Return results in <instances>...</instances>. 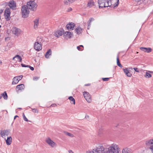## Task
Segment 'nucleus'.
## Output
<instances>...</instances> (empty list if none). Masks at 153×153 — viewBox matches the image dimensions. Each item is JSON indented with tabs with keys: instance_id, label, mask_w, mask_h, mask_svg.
<instances>
[{
	"instance_id": "f257e3e1",
	"label": "nucleus",
	"mask_w": 153,
	"mask_h": 153,
	"mask_svg": "<svg viewBox=\"0 0 153 153\" xmlns=\"http://www.w3.org/2000/svg\"><path fill=\"white\" fill-rule=\"evenodd\" d=\"M98 3L100 8L111 7L112 5L111 0H98Z\"/></svg>"
},
{
	"instance_id": "f03ea898",
	"label": "nucleus",
	"mask_w": 153,
	"mask_h": 153,
	"mask_svg": "<svg viewBox=\"0 0 153 153\" xmlns=\"http://www.w3.org/2000/svg\"><path fill=\"white\" fill-rule=\"evenodd\" d=\"M26 6L28 9L33 11L36 10L37 6L36 3L32 0L27 2Z\"/></svg>"
},
{
	"instance_id": "7ed1b4c3",
	"label": "nucleus",
	"mask_w": 153,
	"mask_h": 153,
	"mask_svg": "<svg viewBox=\"0 0 153 153\" xmlns=\"http://www.w3.org/2000/svg\"><path fill=\"white\" fill-rule=\"evenodd\" d=\"M22 17L23 18H26L28 16L29 11L27 8L26 5L22 6L21 9Z\"/></svg>"
},
{
	"instance_id": "20e7f679",
	"label": "nucleus",
	"mask_w": 153,
	"mask_h": 153,
	"mask_svg": "<svg viewBox=\"0 0 153 153\" xmlns=\"http://www.w3.org/2000/svg\"><path fill=\"white\" fill-rule=\"evenodd\" d=\"M111 146L108 149L109 153H118L119 149L118 146L116 144Z\"/></svg>"
},
{
	"instance_id": "39448f33",
	"label": "nucleus",
	"mask_w": 153,
	"mask_h": 153,
	"mask_svg": "<svg viewBox=\"0 0 153 153\" xmlns=\"http://www.w3.org/2000/svg\"><path fill=\"white\" fill-rule=\"evenodd\" d=\"M102 144H98L96 146L94 151L95 153H102L105 151V149L102 146Z\"/></svg>"
},
{
	"instance_id": "423d86ee",
	"label": "nucleus",
	"mask_w": 153,
	"mask_h": 153,
	"mask_svg": "<svg viewBox=\"0 0 153 153\" xmlns=\"http://www.w3.org/2000/svg\"><path fill=\"white\" fill-rule=\"evenodd\" d=\"M10 9L7 8L4 12V16L7 21H9L10 19Z\"/></svg>"
},
{
	"instance_id": "0eeeda50",
	"label": "nucleus",
	"mask_w": 153,
	"mask_h": 153,
	"mask_svg": "<svg viewBox=\"0 0 153 153\" xmlns=\"http://www.w3.org/2000/svg\"><path fill=\"white\" fill-rule=\"evenodd\" d=\"M84 97L88 102H90L91 101V95L89 93L84 91L83 92Z\"/></svg>"
},
{
	"instance_id": "6e6552de",
	"label": "nucleus",
	"mask_w": 153,
	"mask_h": 153,
	"mask_svg": "<svg viewBox=\"0 0 153 153\" xmlns=\"http://www.w3.org/2000/svg\"><path fill=\"white\" fill-rule=\"evenodd\" d=\"M34 48L36 51H38L41 50L42 46L41 43L35 42L34 44Z\"/></svg>"
},
{
	"instance_id": "1a4fd4ad",
	"label": "nucleus",
	"mask_w": 153,
	"mask_h": 153,
	"mask_svg": "<svg viewBox=\"0 0 153 153\" xmlns=\"http://www.w3.org/2000/svg\"><path fill=\"white\" fill-rule=\"evenodd\" d=\"M10 130H0V135L3 138H5L6 136H8L10 133Z\"/></svg>"
},
{
	"instance_id": "9d476101",
	"label": "nucleus",
	"mask_w": 153,
	"mask_h": 153,
	"mask_svg": "<svg viewBox=\"0 0 153 153\" xmlns=\"http://www.w3.org/2000/svg\"><path fill=\"white\" fill-rule=\"evenodd\" d=\"M8 6L10 9L13 10H14L16 9V3L13 0H11L9 2Z\"/></svg>"
},
{
	"instance_id": "9b49d317",
	"label": "nucleus",
	"mask_w": 153,
	"mask_h": 153,
	"mask_svg": "<svg viewBox=\"0 0 153 153\" xmlns=\"http://www.w3.org/2000/svg\"><path fill=\"white\" fill-rule=\"evenodd\" d=\"M63 29L59 30L54 32V35L55 36L59 38L63 34Z\"/></svg>"
},
{
	"instance_id": "f8f14e48",
	"label": "nucleus",
	"mask_w": 153,
	"mask_h": 153,
	"mask_svg": "<svg viewBox=\"0 0 153 153\" xmlns=\"http://www.w3.org/2000/svg\"><path fill=\"white\" fill-rule=\"evenodd\" d=\"M12 31L13 34L17 36H18L20 33V29L16 27L13 28Z\"/></svg>"
},
{
	"instance_id": "ddd939ff",
	"label": "nucleus",
	"mask_w": 153,
	"mask_h": 153,
	"mask_svg": "<svg viewBox=\"0 0 153 153\" xmlns=\"http://www.w3.org/2000/svg\"><path fill=\"white\" fill-rule=\"evenodd\" d=\"M131 68L132 69V68H128L126 69H123V71L124 72L125 74L128 77H130L132 76V74L131 73H130L129 72V69Z\"/></svg>"
},
{
	"instance_id": "4468645a",
	"label": "nucleus",
	"mask_w": 153,
	"mask_h": 153,
	"mask_svg": "<svg viewBox=\"0 0 153 153\" xmlns=\"http://www.w3.org/2000/svg\"><path fill=\"white\" fill-rule=\"evenodd\" d=\"M75 26V24L73 22H70L66 25L67 28L68 30H72Z\"/></svg>"
},
{
	"instance_id": "2eb2a0df",
	"label": "nucleus",
	"mask_w": 153,
	"mask_h": 153,
	"mask_svg": "<svg viewBox=\"0 0 153 153\" xmlns=\"http://www.w3.org/2000/svg\"><path fill=\"white\" fill-rule=\"evenodd\" d=\"M25 88V85L24 84H21L17 85L16 86V91H22Z\"/></svg>"
},
{
	"instance_id": "dca6fc26",
	"label": "nucleus",
	"mask_w": 153,
	"mask_h": 153,
	"mask_svg": "<svg viewBox=\"0 0 153 153\" xmlns=\"http://www.w3.org/2000/svg\"><path fill=\"white\" fill-rule=\"evenodd\" d=\"M140 49L141 51L148 53L151 52L152 51V49L149 48H146L144 47H140Z\"/></svg>"
},
{
	"instance_id": "f3484780",
	"label": "nucleus",
	"mask_w": 153,
	"mask_h": 153,
	"mask_svg": "<svg viewBox=\"0 0 153 153\" xmlns=\"http://www.w3.org/2000/svg\"><path fill=\"white\" fill-rule=\"evenodd\" d=\"M95 5V3L93 0H89L88 1L87 7H88L91 8Z\"/></svg>"
},
{
	"instance_id": "a211bd4d",
	"label": "nucleus",
	"mask_w": 153,
	"mask_h": 153,
	"mask_svg": "<svg viewBox=\"0 0 153 153\" xmlns=\"http://www.w3.org/2000/svg\"><path fill=\"white\" fill-rule=\"evenodd\" d=\"M63 35L65 37L68 38H70L73 36L72 33H71L70 32L68 31L66 32L65 33H64Z\"/></svg>"
},
{
	"instance_id": "6ab92c4d",
	"label": "nucleus",
	"mask_w": 153,
	"mask_h": 153,
	"mask_svg": "<svg viewBox=\"0 0 153 153\" xmlns=\"http://www.w3.org/2000/svg\"><path fill=\"white\" fill-rule=\"evenodd\" d=\"M75 31L77 34H80L82 32V29L81 27H78L75 29Z\"/></svg>"
},
{
	"instance_id": "aec40b11",
	"label": "nucleus",
	"mask_w": 153,
	"mask_h": 153,
	"mask_svg": "<svg viewBox=\"0 0 153 153\" xmlns=\"http://www.w3.org/2000/svg\"><path fill=\"white\" fill-rule=\"evenodd\" d=\"M17 77L15 76L13 79V81L12 82V85H15L17 84L19 81L17 78Z\"/></svg>"
},
{
	"instance_id": "412c9836",
	"label": "nucleus",
	"mask_w": 153,
	"mask_h": 153,
	"mask_svg": "<svg viewBox=\"0 0 153 153\" xmlns=\"http://www.w3.org/2000/svg\"><path fill=\"white\" fill-rule=\"evenodd\" d=\"M39 20L38 19H35L34 22V27L35 29L37 28L38 26L39 25Z\"/></svg>"
},
{
	"instance_id": "4be33fe9",
	"label": "nucleus",
	"mask_w": 153,
	"mask_h": 153,
	"mask_svg": "<svg viewBox=\"0 0 153 153\" xmlns=\"http://www.w3.org/2000/svg\"><path fill=\"white\" fill-rule=\"evenodd\" d=\"M51 49H49L46 53L45 56L46 58H48L49 56L51 54Z\"/></svg>"
},
{
	"instance_id": "5701e85b",
	"label": "nucleus",
	"mask_w": 153,
	"mask_h": 153,
	"mask_svg": "<svg viewBox=\"0 0 153 153\" xmlns=\"http://www.w3.org/2000/svg\"><path fill=\"white\" fill-rule=\"evenodd\" d=\"M103 135V130L102 128H100L99 129L98 133V136L101 137Z\"/></svg>"
},
{
	"instance_id": "b1692460",
	"label": "nucleus",
	"mask_w": 153,
	"mask_h": 153,
	"mask_svg": "<svg viewBox=\"0 0 153 153\" xmlns=\"http://www.w3.org/2000/svg\"><path fill=\"white\" fill-rule=\"evenodd\" d=\"M94 20V19L93 18H90L88 22V29H89V28L91 26V23L92 22V21H93Z\"/></svg>"
},
{
	"instance_id": "393cba45",
	"label": "nucleus",
	"mask_w": 153,
	"mask_h": 153,
	"mask_svg": "<svg viewBox=\"0 0 153 153\" xmlns=\"http://www.w3.org/2000/svg\"><path fill=\"white\" fill-rule=\"evenodd\" d=\"M73 2V0H64V3L65 5L69 4Z\"/></svg>"
},
{
	"instance_id": "a878e982",
	"label": "nucleus",
	"mask_w": 153,
	"mask_h": 153,
	"mask_svg": "<svg viewBox=\"0 0 153 153\" xmlns=\"http://www.w3.org/2000/svg\"><path fill=\"white\" fill-rule=\"evenodd\" d=\"M37 42H38V43H41V42L43 41V38L41 36L38 37L36 39Z\"/></svg>"
},
{
	"instance_id": "bb28decb",
	"label": "nucleus",
	"mask_w": 153,
	"mask_h": 153,
	"mask_svg": "<svg viewBox=\"0 0 153 153\" xmlns=\"http://www.w3.org/2000/svg\"><path fill=\"white\" fill-rule=\"evenodd\" d=\"M68 99L71 101V104H75V99L72 96H70L69 97Z\"/></svg>"
},
{
	"instance_id": "cd10ccee",
	"label": "nucleus",
	"mask_w": 153,
	"mask_h": 153,
	"mask_svg": "<svg viewBox=\"0 0 153 153\" xmlns=\"http://www.w3.org/2000/svg\"><path fill=\"white\" fill-rule=\"evenodd\" d=\"M64 133L65 135L71 137H74V135L71 133H69L66 131H64Z\"/></svg>"
},
{
	"instance_id": "c85d7f7f",
	"label": "nucleus",
	"mask_w": 153,
	"mask_h": 153,
	"mask_svg": "<svg viewBox=\"0 0 153 153\" xmlns=\"http://www.w3.org/2000/svg\"><path fill=\"white\" fill-rule=\"evenodd\" d=\"M117 64L118 66H119L120 67L122 68L123 67L122 65L120 64L119 59V56L118 55L117 56Z\"/></svg>"
},
{
	"instance_id": "c756f323",
	"label": "nucleus",
	"mask_w": 153,
	"mask_h": 153,
	"mask_svg": "<svg viewBox=\"0 0 153 153\" xmlns=\"http://www.w3.org/2000/svg\"><path fill=\"white\" fill-rule=\"evenodd\" d=\"M2 96L5 100H7L8 98V96L6 91H4L2 94H1Z\"/></svg>"
},
{
	"instance_id": "7c9ffc66",
	"label": "nucleus",
	"mask_w": 153,
	"mask_h": 153,
	"mask_svg": "<svg viewBox=\"0 0 153 153\" xmlns=\"http://www.w3.org/2000/svg\"><path fill=\"white\" fill-rule=\"evenodd\" d=\"M46 141L47 143H55L50 138H47Z\"/></svg>"
},
{
	"instance_id": "2f4dec72",
	"label": "nucleus",
	"mask_w": 153,
	"mask_h": 153,
	"mask_svg": "<svg viewBox=\"0 0 153 153\" xmlns=\"http://www.w3.org/2000/svg\"><path fill=\"white\" fill-rule=\"evenodd\" d=\"M6 143H10L12 141V138L11 137H8L7 140H6Z\"/></svg>"
},
{
	"instance_id": "473e14b6",
	"label": "nucleus",
	"mask_w": 153,
	"mask_h": 153,
	"mask_svg": "<svg viewBox=\"0 0 153 153\" xmlns=\"http://www.w3.org/2000/svg\"><path fill=\"white\" fill-rule=\"evenodd\" d=\"M123 153H130L128 149L125 148L123 149L122 150Z\"/></svg>"
},
{
	"instance_id": "72a5a7b5",
	"label": "nucleus",
	"mask_w": 153,
	"mask_h": 153,
	"mask_svg": "<svg viewBox=\"0 0 153 153\" xmlns=\"http://www.w3.org/2000/svg\"><path fill=\"white\" fill-rule=\"evenodd\" d=\"M16 58L17 60L20 62H21L22 60V57L20 56L19 55H16Z\"/></svg>"
},
{
	"instance_id": "f704fd0d",
	"label": "nucleus",
	"mask_w": 153,
	"mask_h": 153,
	"mask_svg": "<svg viewBox=\"0 0 153 153\" xmlns=\"http://www.w3.org/2000/svg\"><path fill=\"white\" fill-rule=\"evenodd\" d=\"M144 76L147 78H149L152 76V75L150 73L146 72V74L144 75Z\"/></svg>"
},
{
	"instance_id": "c9c22d12",
	"label": "nucleus",
	"mask_w": 153,
	"mask_h": 153,
	"mask_svg": "<svg viewBox=\"0 0 153 153\" xmlns=\"http://www.w3.org/2000/svg\"><path fill=\"white\" fill-rule=\"evenodd\" d=\"M119 4V0H117V2L116 3H115L114 5L113 6L111 5V7H113V8L117 7L118 6V4Z\"/></svg>"
},
{
	"instance_id": "e433bc0d",
	"label": "nucleus",
	"mask_w": 153,
	"mask_h": 153,
	"mask_svg": "<svg viewBox=\"0 0 153 153\" xmlns=\"http://www.w3.org/2000/svg\"><path fill=\"white\" fill-rule=\"evenodd\" d=\"M145 143H153V139H151L146 141Z\"/></svg>"
},
{
	"instance_id": "4c0bfd02",
	"label": "nucleus",
	"mask_w": 153,
	"mask_h": 153,
	"mask_svg": "<svg viewBox=\"0 0 153 153\" xmlns=\"http://www.w3.org/2000/svg\"><path fill=\"white\" fill-rule=\"evenodd\" d=\"M22 116H23V119L25 121H27V122L28 121V120L25 117L24 113H23V114H22Z\"/></svg>"
},
{
	"instance_id": "58836bf2",
	"label": "nucleus",
	"mask_w": 153,
	"mask_h": 153,
	"mask_svg": "<svg viewBox=\"0 0 153 153\" xmlns=\"http://www.w3.org/2000/svg\"><path fill=\"white\" fill-rule=\"evenodd\" d=\"M32 111L34 113H38L39 111L36 108H32Z\"/></svg>"
},
{
	"instance_id": "ea45409f",
	"label": "nucleus",
	"mask_w": 153,
	"mask_h": 153,
	"mask_svg": "<svg viewBox=\"0 0 153 153\" xmlns=\"http://www.w3.org/2000/svg\"><path fill=\"white\" fill-rule=\"evenodd\" d=\"M17 77V78L18 79V81H19V80H21L23 77V76L20 75L19 76H16Z\"/></svg>"
},
{
	"instance_id": "a19ab883",
	"label": "nucleus",
	"mask_w": 153,
	"mask_h": 153,
	"mask_svg": "<svg viewBox=\"0 0 153 153\" xmlns=\"http://www.w3.org/2000/svg\"><path fill=\"white\" fill-rule=\"evenodd\" d=\"M49 145L51 146V147L52 148L56 147V144H49Z\"/></svg>"
},
{
	"instance_id": "79ce46f5",
	"label": "nucleus",
	"mask_w": 153,
	"mask_h": 153,
	"mask_svg": "<svg viewBox=\"0 0 153 153\" xmlns=\"http://www.w3.org/2000/svg\"><path fill=\"white\" fill-rule=\"evenodd\" d=\"M109 79L108 78H102V79L103 81H108Z\"/></svg>"
},
{
	"instance_id": "37998d69",
	"label": "nucleus",
	"mask_w": 153,
	"mask_h": 153,
	"mask_svg": "<svg viewBox=\"0 0 153 153\" xmlns=\"http://www.w3.org/2000/svg\"><path fill=\"white\" fill-rule=\"evenodd\" d=\"M77 48L78 50L80 51H82L83 50V48H81L79 46H77Z\"/></svg>"
},
{
	"instance_id": "c03bdc74",
	"label": "nucleus",
	"mask_w": 153,
	"mask_h": 153,
	"mask_svg": "<svg viewBox=\"0 0 153 153\" xmlns=\"http://www.w3.org/2000/svg\"><path fill=\"white\" fill-rule=\"evenodd\" d=\"M21 65L22 67H29L28 65H26L22 63L21 64Z\"/></svg>"
},
{
	"instance_id": "a18cd8bd",
	"label": "nucleus",
	"mask_w": 153,
	"mask_h": 153,
	"mask_svg": "<svg viewBox=\"0 0 153 153\" xmlns=\"http://www.w3.org/2000/svg\"><path fill=\"white\" fill-rule=\"evenodd\" d=\"M39 77L36 76H35L33 77V80H37L39 79Z\"/></svg>"
},
{
	"instance_id": "49530a36",
	"label": "nucleus",
	"mask_w": 153,
	"mask_h": 153,
	"mask_svg": "<svg viewBox=\"0 0 153 153\" xmlns=\"http://www.w3.org/2000/svg\"><path fill=\"white\" fill-rule=\"evenodd\" d=\"M28 67L30 68V69L32 71H33L34 70V68L33 67L30 66V65H28Z\"/></svg>"
},
{
	"instance_id": "de8ad7c7",
	"label": "nucleus",
	"mask_w": 153,
	"mask_h": 153,
	"mask_svg": "<svg viewBox=\"0 0 153 153\" xmlns=\"http://www.w3.org/2000/svg\"><path fill=\"white\" fill-rule=\"evenodd\" d=\"M134 70H135V71L137 72H139V71L138 70V69L137 68H134Z\"/></svg>"
},
{
	"instance_id": "09e8293b",
	"label": "nucleus",
	"mask_w": 153,
	"mask_h": 153,
	"mask_svg": "<svg viewBox=\"0 0 153 153\" xmlns=\"http://www.w3.org/2000/svg\"><path fill=\"white\" fill-rule=\"evenodd\" d=\"M150 149L151 150L152 153H153V146H150Z\"/></svg>"
},
{
	"instance_id": "8fccbe9b",
	"label": "nucleus",
	"mask_w": 153,
	"mask_h": 153,
	"mask_svg": "<svg viewBox=\"0 0 153 153\" xmlns=\"http://www.w3.org/2000/svg\"><path fill=\"white\" fill-rule=\"evenodd\" d=\"M86 153H94V151H91L90 152H86Z\"/></svg>"
},
{
	"instance_id": "3c124183",
	"label": "nucleus",
	"mask_w": 153,
	"mask_h": 153,
	"mask_svg": "<svg viewBox=\"0 0 153 153\" xmlns=\"http://www.w3.org/2000/svg\"><path fill=\"white\" fill-rule=\"evenodd\" d=\"M68 11H70L72 10V8L70 7L68 9Z\"/></svg>"
},
{
	"instance_id": "603ef678",
	"label": "nucleus",
	"mask_w": 153,
	"mask_h": 153,
	"mask_svg": "<svg viewBox=\"0 0 153 153\" xmlns=\"http://www.w3.org/2000/svg\"><path fill=\"white\" fill-rule=\"evenodd\" d=\"M68 152L69 153H74L71 150H69Z\"/></svg>"
},
{
	"instance_id": "864d4df0",
	"label": "nucleus",
	"mask_w": 153,
	"mask_h": 153,
	"mask_svg": "<svg viewBox=\"0 0 153 153\" xmlns=\"http://www.w3.org/2000/svg\"><path fill=\"white\" fill-rule=\"evenodd\" d=\"M3 12V10H0V14H1Z\"/></svg>"
},
{
	"instance_id": "5fc2aeb1",
	"label": "nucleus",
	"mask_w": 153,
	"mask_h": 153,
	"mask_svg": "<svg viewBox=\"0 0 153 153\" xmlns=\"http://www.w3.org/2000/svg\"><path fill=\"white\" fill-rule=\"evenodd\" d=\"M19 117L17 115H16V116H15V117H14V119L15 120L16 119V117Z\"/></svg>"
},
{
	"instance_id": "6e6d98bb",
	"label": "nucleus",
	"mask_w": 153,
	"mask_h": 153,
	"mask_svg": "<svg viewBox=\"0 0 153 153\" xmlns=\"http://www.w3.org/2000/svg\"><path fill=\"white\" fill-rule=\"evenodd\" d=\"M16 58V56H15L14 57H13V60H14Z\"/></svg>"
},
{
	"instance_id": "4d7b16f0",
	"label": "nucleus",
	"mask_w": 153,
	"mask_h": 153,
	"mask_svg": "<svg viewBox=\"0 0 153 153\" xmlns=\"http://www.w3.org/2000/svg\"><path fill=\"white\" fill-rule=\"evenodd\" d=\"M79 46H80V47H82V48H83V45H79Z\"/></svg>"
},
{
	"instance_id": "13d9d810",
	"label": "nucleus",
	"mask_w": 153,
	"mask_h": 153,
	"mask_svg": "<svg viewBox=\"0 0 153 153\" xmlns=\"http://www.w3.org/2000/svg\"><path fill=\"white\" fill-rule=\"evenodd\" d=\"M90 85V84H88L85 85V86H89V85Z\"/></svg>"
},
{
	"instance_id": "bf43d9fd",
	"label": "nucleus",
	"mask_w": 153,
	"mask_h": 153,
	"mask_svg": "<svg viewBox=\"0 0 153 153\" xmlns=\"http://www.w3.org/2000/svg\"><path fill=\"white\" fill-rule=\"evenodd\" d=\"M56 105V104H53V105H51V106H55V105Z\"/></svg>"
},
{
	"instance_id": "052dcab7",
	"label": "nucleus",
	"mask_w": 153,
	"mask_h": 153,
	"mask_svg": "<svg viewBox=\"0 0 153 153\" xmlns=\"http://www.w3.org/2000/svg\"><path fill=\"white\" fill-rule=\"evenodd\" d=\"M2 97V95H0V99H1Z\"/></svg>"
},
{
	"instance_id": "680f3d73",
	"label": "nucleus",
	"mask_w": 153,
	"mask_h": 153,
	"mask_svg": "<svg viewBox=\"0 0 153 153\" xmlns=\"http://www.w3.org/2000/svg\"><path fill=\"white\" fill-rule=\"evenodd\" d=\"M1 63H2V62H1V61L0 60V64H1Z\"/></svg>"
},
{
	"instance_id": "e2e57ef3",
	"label": "nucleus",
	"mask_w": 153,
	"mask_h": 153,
	"mask_svg": "<svg viewBox=\"0 0 153 153\" xmlns=\"http://www.w3.org/2000/svg\"><path fill=\"white\" fill-rule=\"evenodd\" d=\"M18 109H22V108H19Z\"/></svg>"
},
{
	"instance_id": "0e129e2a",
	"label": "nucleus",
	"mask_w": 153,
	"mask_h": 153,
	"mask_svg": "<svg viewBox=\"0 0 153 153\" xmlns=\"http://www.w3.org/2000/svg\"><path fill=\"white\" fill-rule=\"evenodd\" d=\"M87 117H88H88H88V115H87Z\"/></svg>"
},
{
	"instance_id": "69168bd1",
	"label": "nucleus",
	"mask_w": 153,
	"mask_h": 153,
	"mask_svg": "<svg viewBox=\"0 0 153 153\" xmlns=\"http://www.w3.org/2000/svg\"><path fill=\"white\" fill-rule=\"evenodd\" d=\"M87 117H88H88H88V115H87Z\"/></svg>"
},
{
	"instance_id": "338daca9",
	"label": "nucleus",
	"mask_w": 153,
	"mask_h": 153,
	"mask_svg": "<svg viewBox=\"0 0 153 153\" xmlns=\"http://www.w3.org/2000/svg\"><path fill=\"white\" fill-rule=\"evenodd\" d=\"M7 145H10V144H7Z\"/></svg>"
},
{
	"instance_id": "774afa93",
	"label": "nucleus",
	"mask_w": 153,
	"mask_h": 153,
	"mask_svg": "<svg viewBox=\"0 0 153 153\" xmlns=\"http://www.w3.org/2000/svg\"><path fill=\"white\" fill-rule=\"evenodd\" d=\"M138 1H140L141 0H138Z\"/></svg>"
}]
</instances>
